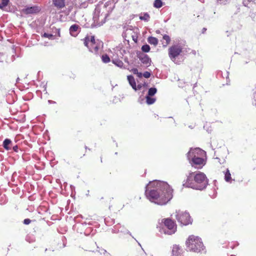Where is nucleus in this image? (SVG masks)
<instances>
[{"instance_id":"nucleus-23","label":"nucleus","mask_w":256,"mask_h":256,"mask_svg":"<svg viewBox=\"0 0 256 256\" xmlns=\"http://www.w3.org/2000/svg\"><path fill=\"white\" fill-rule=\"evenodd\" d=\"M157 92V89L155 87L150 88L148 89L146 96H153Z\"/></svg>"},{"instance_id":"nucleus-4","label":"nucleus","mask_w":256,"mask_h":256,"mask_svg":"<svg viewBox=\"0 0 256 256\" xmlns=\"http://www.w3.org/2000/svg\"><path fill=\"white\" fill-rule=\"evenodd\" d=\"M206 154L205 151L199 148H190L186 154V157L192 166L200 169L206 164V160L202 158Z\"/></svg>"},{"instance_id":"nucleus-20","label":"nucleus","mask_w":256,"mask_h":256,"mask_svg":"<svg viewBox=\"0 0 256 256\" xmlns=\"http://www.w3.org/2000/svg\"><path fill=\"white\" fill-rule=\"evenodd\" d=\"M146 102L148 104L150 105L154 104L156 101V98L150 96H146Z\"/></svg>"},{"instance_id":"nucleus-3","label":"nucleus","mask_w":256,"mask_h":256,"mask_svg":"<svg viewBox=\"0 0 256 256\" xmlns=\"http://www.w3.org/2000/svg\"><path fill=\"white\" fill-rule=\"evenodd\" d=\"M208 179L206 174L202 172H191L186 180L183 182V186L198 190H202L208 184Z\"/></svg>"},{"instance_id":"nucleus-12","label":"nucleus","mask_w":256,"mask_h":256,"mask_svg":"<svg viewBox=\"0 0 256 256\" xmlns=\"http://www.w3.org/2000/svg\"><path fill=\"white\" fill-rule=\"evenodd\" d=\"M98 40H96L94 36H91L90 38L88 36H86L84 38V44L87 48H89V45H92L96 44Z\"/></svg>"},{"instance_id":"nucleus-8","label":"nucleus","mask_w":256,"mask_h":256,"mask_svg":"<svg viewBox=\"0 0 256 256\" xmlns=\"http://www.w3.org/2000/svg\"><path fill=\"white\" fill-rule=\"evenodd\" d=\"M182 48L179 44H174L168 48V55L170 58L172 60L178 56L182 52Z\"/></svg>"},{"instance_id":"nucleus-11","label":"nucleus","mask_w":256,"mask_h":256,"mask_svg":"<svg viewBox=\"0 0 256 256\" xmlns=\"http://www.w3.org/2000/svg\"><path fill=\"white\" fill-rule=\"evenodd\" d=\"M112 232L113 233H117V232H122L124 234H129L130 236H132L131 233L129 230L126 229L124 226H122L120 224L116 225L112 230Z\"/></svg>"},{"instance_id":"nucleus-16","label":"nucleus","mask_w":256,"mask_h":256,"mask_svg":"<svg viewBox=\"0 0 256 256\" xmlns=\"http://www.w3.org/2000/svg\"><path fill=\"white\" fill-rule=\"evenodd\" d=\"M12 145V141L9 138H6L2 143V146L7 150H10Z\"/></svg>"},{"instance_id":"nucleus-28","label":"nucleus","mask_w":256,"mask_h":256,"mask_svg":"<svg viewBox=\"0 0 256 256\" xmlns=\"http://www.w3.org/2000/svg\"><path fill=\"white\" fill-rule=\"evenodd\" d=\"M142 50L144 52H150V48L148 44H145L142 46Z\"/></svg>"},{"instance_id":"nucleus-31","label":"nucleus","mask_w":256,"mask_h":256,"mask_svg":"<svg viewBox=\"0 0 256 256\" xmlns=\"http://www.w3.org/2000/svg\"><path fill=\"white\" fill-rule=\"evenodd\" d=\"M42 37L47 38L50 40H52L54 38V36L53 34H48L44 32V34L42 36Z\"/></svg>"},{"instance_id":"nucleus-46","label":"nucleus","mask_w":256,"mask_h":256,"mask_svg":"<svg viewBox=\"0 0 256 256\" xmlns=\"http://www.w3.org/2000/svg\"><path fill=\"white\" fill-rule=\"evenodd\" d=\"M207 131L208 132H210L211 130H209V129H208Z\"/></svg>"},{"instance_id":"nucleus-42","label":"nucleus","mask_w":256,"mask_h":256,"mask_svg":"<svg viewBox=\"0 0 256 256\" xmlns=\"http://www.w3.org/2000/svg\"><path fill=\"white\" fill-rule=\"evenodd\" d=\"M2 64H3V62H2V60H0V66H2Z\"/></svg>"},{"instance_id":"nucleus-50","label":"nucleus","mask_w":256,"mask_h":256,"mask_svg":"<svg viewBox=\"0 0 256 256\" xmlns=\"http://www.w3.org/2000/svg\"><path fill=\"white\" fill-rule=\"evenodd\" d=\"M125 60V62H128L127 60L125 59V60Z\"/></svg>"},{"instance_id":"nucleus-10","label":"nucleus","mask_w":256,"mask_h":256,"mask_svg":"<svg viewBox=\"0 0 256 256\" xmlns=\"http://www.w3.org/2000/svg\"><path fill=\"white\" fill-rule=\"evenodd\" d=\"M137 56L141 62L147 67L151 65V58L146 54L139 52L137 53Z\"/></svg>"},{"instance_id":"nucleus-29","label":"nucleus","mask_w":256,"mask_h":256,"mask_svg":"<svg viewBox=\"0 0 256 256\" xmlns=\"http://www.w3.org/2000/svg\"><path fill=\"white\" fill-rule=\"evenodd\" d=\"M162 38L166 41V44L164 45V46H166L170 43V38L168 35L166 34L164 35Z\"/></svg>"},{"instance_id":"nucleus-32","label":"nucleus","mask_w":256,"mask_h":256,"mask_svg":"<svg viewBox=\"0 0 256 256\" xmlns=\"http://www.w3.org/2000/svg\"><path fill=\"white\" fill-rule=\"evenodd\" d=\"M150 73L148 72H145L143 74V76L146 78H149L150 76Z\"/></svg>"},{"instance_id":"nucleus-7","label":"nucleus","mask_w":256,"mask_h":256,"mask_svg":"<svg viewBox=\"0 0 256 256\" xmlns=\"http://www.w3.org/2000/svg\"><path fill=\"white\" fill-rule=\"evenodd\" d=\"M176 218L181 225L187 226L192 224V220L188 212L178 210L176 212Z\"/></svg>"},{"instance_id":"nucleus-45","label":"nucleus","mask_w":256,"mask_h":256,"mask_svg":"<svg viewBox=\"0 0 256 256\" xmlns=\"http://www.w3.org/2000/svg\"><path fill=\"white\" fill-rule=\"evenodd\" d=\"M85 148L86 150V149H88L89 150H90V148H88L86 146H85Z\"/></svg>"},{"instance_id":"nucleus-51","label":"nucleus","mask_w":256,"mask_h":256,"mask_svg":"<svg viewBox=\"0 0 256 256\" xmlns=\"http://www.w3.org/2000/svg\"><path fill=\"white\" fill-rule=\"evenodd\" d=\"M144 86H146V83H144Z\"/></svg>"},{"instance_id":"nucleus-15","label":"nucleus","mask_w":256,"mask_h":256,"mask_svg":"<svg viewBox=\"0 0 256 256\" xmlns=\"http://www.w3.org/2000/svg\"><path fill=\"white\" fill-rule=\"evenodd\" d=\"M182 249L178 245H174L172 249V256H183Z\"/></svg>"},{"instance_id":"nucleus-13","label":"nucleus","mask_w":256,"mask_h":256,"mask_svg":"<svg viewBox=\"0 0 256 256\" xmlns=\"http://www.w3.org/2000/svg\"><path fill=\"white\" fill-rule=\"evenodd\" d=\"M80 28L76 24H74L70 28L69 31L70 35L72 36H76L79 33Z\"/></svg>"},{"instance_id":"nucleus-22","label":"nucleus","mask_w":256,"mask_h":256,"mask_svg":"<svg viewBox=\"0 0 256 256\" xmlns=\"http://www.w3.org/2000/svg\"><path fill=\"white\" fill-rule=\"evenodd\" d=\"M148 41L150 44H153L154 46H156L158 44V39L156 38L153 36L148 37Z\"/></svg>"},{"instance_id":"nucleus-2","label":"nucleus","mask_w":256,"mask_h":256,"mask_svg":"<svg viewBox=\"0 0 256 256\" xmlns=\"http://www.w3.org/2000/svg\"><path fill=\"white\" fill-rule=\"evenodd\" d=\"M114 8V3L112 0H108L104 4L100 2L96 7L94 12V24L91 27L100 26L106 22V19Z\"/></svg>"},{"instance_id":"nucleus-48","label":"nucleus","mask_w":256,"mask_h":256,"mask_svg":"<svg viewBox=\"0 0 256 256\" xmlns=\"http://www.w3.org/2000/svg\"><path fill=\"white\" fill-rule=\"evenodd\" d=\"M196 85V83L194 84V87H195Z\"/></svg>"},{"instance_id":"nucleus-5","label":"nucleus","mask_w":256,"mask_h":256,"mask_svg":"<svg viewBox=\"0 0 256 256\" xmlns=\"http://www.w3.org/2000/svg\"><path fill=\"white\" fill-rule=\"evenodd\" d=\"M186 250L195 252H206L205 247L201 238L194 235L190 236L186 241Z\"/></svg>"},{"instance_id":"nucleus-21","label":"nucleus","mask_w":256,"mask_h":256,"mask_svg":"<svg viewBox=\"0 0 256 256\" xmlns=\"http://www.w3.org/2000/svg\"><path fill=\"white\" fill-rule=\"evenodd\" d=\"M164 4V3L162 2V0H155L154 1L153 6L156 8H162Z\"/></svg>"},{"instance_id":"nucleus-17","label":"nucleus","mask_w":256,"mask_h":256,"mask_svg":"<svg viewBox=\"0 0 256 256\" xmlns=\"http://www.w3.org/2000/svg\"><path fill=\"white\" fill-rule=\"evenodd\" d=\"M54 5L58 8H62L65 6V0H52Z\"/></svg>"},{"instance_id":"nucleus-14","label":"nucleus","mask_w":256,"mask_h":256,"mask_svg":"<svg viewBox=\"0 0 256 256\" xmlns=\"http://www.w3.org/2000/svg\"><path fill=\"white\" fill-rule=\"evenodd\" d=\"M40 8L38 6H33L30 7H27L23 10V12L26 14H36L40 11Z\"/></svg>"},{"instance_id":"nucleus-38","label":"nucleus","mask_w":256,"mask_h":256,"mask_svg":"<svg viewBox=\"0 0 256 256\" xmlns=\"http://www.w3.org/2000/svg\"><path fill=\"white\" fill-rule=\"evenodd\" d=\"M136 75L138 78H140L143 76V74L140 72H138V74H137Z\"/></svg>"},{"instance_id":"nucleus-25","label":"nucleus","mask_w":256,"mask_h":256,"mask_svg":"<svg viewBox=\"0 0 256 256\" xmlns=\"http://www.w3.org/2000/svg\"><path fill=\"white\" fill-rule=\"evenodd\" d=\"M112 62L115 65L120 68H122L124 64L122 60L118 59L112 60Z\"/></svg>"},{"instance_id":"nucleus-40","label":"nucleus","mask_w":256,"mask_h":256,"mask_svg":"<svg viewBox=\"0 0 256 256\" xmlns=\"http://www.w3.org/2000/svg\"><path fill=\"white\" fill-rule=\"evenodd\" d=\"M216 158L218 160V162H219L220 164H221L224 163V160H223V162H221L220 161V158Z\"/></svg>"},{"instance_id":"nucleus-26","label":"nucleus","mask_w":256,"mask_h":256,"mask_svg":"<svg viewBox=\"0 0 256 256\" xmlns=\"http://www.w3.org/2000/svg\"><path fill=\"white\" fill-rule=\"evenodd\" d=\"M10 2V0H1L0 2V8L4 9V8Z\"/></svg>"},{"instance_id":"nucleus-1","label":"nucleus","mask_w":256,"mask_h":256,"mask_svg":"<svg viewBox=\"0 0 256 256\" xmlns=\"http://www.w3.org/2000/svg\"><path fill=\"white\" fill-rule=\"evenodd\" d=\"M173 190L166 182L154 180L146 186L145 194L152 202L158 205H164L173 197Z\"/></svg>"},{"instance_id":"nucleus-36","label":"nucleus","mask_w":256,"mask_h":256,"mask_svg":"<svg viewBox=\"0 0 256 256\" xmlns=\"http://www.w3.org/2000/svg\"><path fill=\"white\" fill-rule=\"evenodd\" d=\"M132 72L135 74H138V71L136 68H134L132 69Z\"/></svg>"},{"instance_id":"nucleus-47","label":"nucleus","mask_w":256,"mask_h":256,"mask_svg":"<svg viewBox=\"0 0 256 256\" xmlns=\"http://www.w3.org/2000/svg\"><path fill=\"white\" fill-rule=\"evenodd\" d=\"M156 33L158 34L160 32V30H156Z\"/></svg>"},{"instance_id":"nucleus-33","label":"nucleus","mask_w":256,"mask_h":256,"mask_svg":"<svg viewBox=\"0 0 256 256\" xmlns=\"http://www.w3.org/2000/svg\"><path fill=\"white\" fill-rule=\"evenodd\" d=\"M31 220L29 218H26L24 220V224H28L30 223Z\"/></svg>"},{"instance_id":"nucleus-6","label":"nucleus","mask_w":256,"mask_h":256,"mask_svg":"<svg viewBox=\"0 0 256 256\" xmlns=\"http://www.w3.org/2000/svg\"><path fill=\"white\" fill-rule=\"evenodd\" d=\"M162 226L160 232L168 235L174 234L176 230V224L170 218L162 219Z\"/></svg>"},{"instance_id":"nucleus-24","label":"nucleus","mask_w":256,"mask_h":256,"mask_svg":"<svg viewBox=\"0 0 256 256\" xmlns=\"http://www.w3.org/2000/svg\"><path fill=\"white\" fill-rule=\"evenodd\" d=\"M150 15L148 13L145 12L143 14V15L140 16V19L142 20H144L146 22H148L150 20Z\"/></svg>"},{"instance_id":"nucleus-35","label":"nucleus","mask_w":256,"mask_h":256,"mask_svg":"<svg viewBox=\"0 0 256 256\" xmlns=\"http://www.w3.org/2000/svg\"><path fill=\"white\" fill-rule=\"evenodd\" d=\"M253 98L254 100V104L256 106V88L254 92Z\"/></svg>"},{"instance_id":"nucleus-27","label":"nucleus","mask_w":256,"mask_h":256,"mask_svg":"<svg viewBox=\"0 0 256 256\" xmlns=\"http://www.w3.org/2000/svg\"><path fill=\"white\" fill-rule=\"evenodd\" d=\"M102 60L104 63H108L110 61L109 56L107 54H104L102 56Z\"/></svg>"},{"instance_id":"nucleus-41","label":"nucleus","mask_w":256,"mask_h":256,"mask_svg":"<svg viewBox=\"0 0 256 256\" xmlns=\"http://www.w3.org/2000/svg\"><path fill=\"white\" fill-rule=\"evenodd\" d=\"M132 39L133 40L136 42H137V38H134V36H132Z\"/></svg>"},{"instance_id":"nucleus-18","label":"nucleus","mask_w":256,"mask_h":256,"mask_svg":"<svg viewBox=\"0 0 256 256\" xmlns=\"http://www.w3.org/2000/svg\"><path fill=\"white\" fill-rule=\"evenodd\" d=\"M127 78L132 88L134 90H136V84L134 77L130 75L128 76Z\"/></svg>"},{"instance_id":"nucleus-30","label":"nucleus","mask_w":256,"mask_h":256,"mask_svg":"<svg viewBox=\"0 0 256 256\" xmlns=\"http://www.w3.org/2000/svg\"><path fill=\"white\" fill-rule=\"evenodd\" d=\"M230 0H216V4H226L230 2Z\"/></svg>"},{"instance_id":"nucleus-37","label":"nucleus","mask_w":256,"mask_h":256,"mask_svg":"<svg viewBox=\"0 0 256 256\" xmlns=\"http://www.w3.org/2000/svg\"><path fill=\"white\" fill-rule=\"evenodd\" d=\"M142 88V84H138L136 86V90H140Z\"/></svg>"},{"instance_id":"nucleus-19","label":"nucleus","mask_w":256,"mask_h":256,"mask_svg":"<svg viewBox=\"0 0 256 256\" xmlns=\"http://www.w3.org/2000/svg\"><path fill=\"white\" fill-rule=\"evenodd\" d=\"M224 180L230 183H232V181H234V179H232L231 177V174L228 168L226 169V172L224 173Z\"/></svg>"},{"instance_id":"nucleus-9","label":"nucleus","mask_w":256,"mask_h":256,"mask_svg":"<svg viewBox=\"0 0 256 256\" xmlns=\"http://www.w3.org/2000/svg\"><path fill=\"white\" fill-rule=\"evenodd\" d=\"M103 47V42L98 39L97 42L96 44H92V46L89 45V48H88L89 51L92 53H94L96 55L99 54V51L102 49Z\"/></svg>"},{"instance_id":"nucleus-34","label":"nucleus","mask_w":256,"mask_h":256,"mask_svg":"<svg viewBox=\"0 0 256 256\" xmlns=\"http://www.w3.org/2000/svg\"><path fill=\"white\" fill-rule=\"evenodd\" d=\"M12 150L15 152H18V147L17 145L13 146L12 147Z\"/></svg>"},{"instance_id":"nucleus-39","label":"nucleus","mask_w":256,"mask_h":256,"mask_svg":"<svg viewBox=\"0 0 256 256\" xmlns=\"http://www.w3.org/2000/svg\"><path fill=\"white\" fill-rule=\"evenodd\" d=\"M48 103L49 104H56V102H54V101L52 100H48Z\"/></svg>"},{"instance_id":"nucleus-44","label":"nucleus","mask_w":256,"mask_h":256,"mask_svg":"<svg viewBox=\"0 0 256 256\" xmlns=\"http://www.w3.org/2000/svg\"><path fill=\"white\" fill-rule=\"evenodd\" d=\"M19 80H20V78H18L16 80V82H19Z\"/></svg>"},{"instance_id":"nucleus-49","label":"nucleus","mask_w":256,"mask_h":256,"mask_svg":"<svg viewBox=\"0 0 256 256\" xmlns=\"http://www.w3.org/2000/svg\"><path fill=\"white\" fill-rule=\"evenodd\" d=\"M138 246H141V245L139 242H138Z\"/></svg>"},{"instance_id":"nucleus-43","label":"nucleus","mask_w":256,"mask_h":256,"mask_svg":"<svg viewBox=\"0 0 256 256\" xmlns=\"http://www.w3.org/2000/svg\"><path fill=\"white\" fill-rule=\"evenodd\" d=\"M206 30V28H203V29H202V33H204V32H205Z\"/></svg>"}]
</instances>
